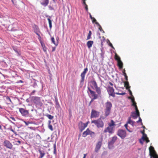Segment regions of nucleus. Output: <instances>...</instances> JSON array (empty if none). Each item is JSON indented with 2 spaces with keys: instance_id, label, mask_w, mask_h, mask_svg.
Returning <instances> with one entry per match:
<instances>
[{
  "instance_id": "29",
  "label": "nucleus",
  "mask_w": 158,
  "mask_h": 158,
  "mask_svg": "<svg viewBox=\"0 0 158 158\" xmlns=\"http://www.w3.org/2000/svg\"><path fill=\"white\" fill-rule=\"evenodd\" d=\"M111 123H109L108 125L110 126V127H114V126L115 125L114 124V122L112 120H111Z\"/></svg>"
},
{
  "instance_id": "48",
  "label": "nucleus",
  "mask_w": 158,
  "mask_h": 158,
  "mask_svg": "<svg viewBox=\"0 0 158 158\" xmlns=\"http://www.w3.org/2000/svg\"><path fill=\"white\" fill-rule=\"evenodd\" d=\"M99 26V30L100 31H102L103 32V33H104V31L103 30L101 26L99 25V26Z\"/></svg>"
},
{
  "instance_id": "59",
  "label": "nucleus",
  "mask_w": 158,
  "mask_h": 158,
  "mask_svg": "<svg viewBox=\"0 0 158 158\" xmlns=\"http://www.w3.org/2000/svg\"><path fill=\"white\" fill-rule=\"evenodd\" d=\"M17 142L19 143V144H16V145H19V144H20L21 143V141H19V140H18L17 141Z\"/></svg>"
},
{
  "instance_id": "5",
  "label": "nucleus",
  "mask_w": 158,
  "mask_h": 158,
  "mask_svg": "<svg viewBox=\"0 0 158 158\" xmlns=\"http://www.w3.org/2000/svg\"><path fill=\"white\" fill-rule=\"evenodd\" d=\"M117 139L116 136H114L111 138L109 142L108 146L109 149H112L114 148V144Z\"/></svg>"
},
{
  "instance_id": "35",
  "label": "nucleus",
  "mask_w": 158,
  "mask_h": 158,
  "mask_svg": "<svg viewBox=\"0 0 158 158\" xmlns=\"http://www.w3.org/2000/svg\"><path fill=\"white\" fill-rule=\"evenodd\" d=\"M92 84L94 86L95 89L98 87L97 84L95 81H94L92 82Z\"/></svg>"
},
{
  "instance_id": "38",
  "label": "nucleus",
  "mask_w": 158,
  "mask_h": 158,
  "mask_svg": "<svg viewBox=\"0 0 158 158\" xmlns=\"http://www.w3.org/2000/svg\"><path fill=\"white\" fill-rule=\"evenodd\" d=\"M46 115L49 119L50 120L54 118L53 116L48 114H47Z\"/></svg>"
},
{
  "instance_id": "4",
  "label": "nucleus",
  "mask_w": 158,
  "mask_h": 158,
  "mask_svg": "<svg viewBox=\"0 0 158 158\" xmlns=\"http://www.w3.org/2000/svg\"><path fill=\"white\" fill-rule=\"evenodd\" d=\"M87 92L89 95L90 94L91 96L93 97L91 100V102H92L94 100L97 99L98 97V95L96 94L95 92L92 90L89 87H88Z\"/></svg>"
},
{
  "instance_id": "26",
  "label": "nucleus",
  "mask_w": 158,
  "mask_h": 158,
  "mask_svg": "<svg viewBox=\"0 0 158 158\" xmlns=\"http://www.w3.org/2000/svg\"><path fill=\"white\" fill-rule=\"evenodd\" d=\"M96 92L98 94L100 95L101 94V88L99 87H98L95 89Z\"/></svg>"
},
{
  "instance_id": "13",
  "label": "nucleus",
  "mask_w": 158,
  "mask_h": 158,
  "mask_svg": "<svg viewBox=\"0 0 158 158\" xmlns=\"http://www.w3.org/2000/svg\"><path fill=\"white\" fill-rule=\"evenodd\" d=\"M114 127H110V126H109L105 129L104 132L105 133L108 132L110 133L113 134L114 132Z\"/></svg>"
},
{
  "instance_id": "17",
  "label": "nucleus",
  "mask_w": 158,
  "mask_h": 158,
  "mask_svg": "<svg viewBox=\"0 0 158 158\" xmlns=\"http://www.w3.org/2000/svg\"><path fill=\"white\" fill-rule=\"evenodd\" d=\"M98 112L95 110H92L91 113V118L96 117L98 116Z\"/></svg>"
},
{
  "instance_id": "11",
  "label": "nucleus",
  "mask_w": 158,
  "mask_h": 158,
  "mask_svg": "<svg viewBox=\"0 0 158 158\" xmlns=\"http://www.w3.org/2000/svg\"><path fill=\"white\" fill-rule=\"evenodd\" d=\"M3 145L6 148L11 149L13 147V145L8 140H5L3 142Z\"/></svg>"
},
{
  "instance_id": "33",
  "label": "nucleus",
  "mask_w": 158,
  "mask_h": 158,
  "mask_svg": "<svg viewBox=\"0 0 158 158\" xmlns=\"http://www.w3.org/2000/svg\"><path fill=\"white\" fill-rule=\"evenodd\" d=\"M92 20V22L93 23H95V24L97 25L98 26H99V24L97 22L96 19L94 17L91 19Z\"/></svg>"
},
{
  "instance_id": "32",
  "label": "nucleus",
  "mask_w": 158,
  "mask_h": 158,
  "mask_svg": "<svg viewBox=\"0 0 158 158\" xmlns=\"http://www.w3.org/2000/svg\"><path fill=\"white\" fill-rule=\"evenodd\" d=\"M34 80L35 81L33 82V84L32 85V86L34 88H36L38 86L37 85V84L36 83V81L35 79H34Z\"/></svg>"
},
{
  "instance_id": "58",
  "label": "nucleus",
  "mask_w": 158,
  "mask_h": 158,
  "mask_svg": "<svg viewBox=\"0 0 158 158\" xmlns=\"http://www.w3.org/2000/svg\"><path fill=\"white\" fill-rule=\"evenodd\" d=\"M10 118L12 120H13V121H15V118H14V117H10Z\"/></svg>"
},
{
  "instance_id": "34",
  "label": "nucleus",
  "mask_w": 158,
  "mask_h": 158,
  "mask_svg": "<svg viewBox=\"0 0 158 158\" xmlns=\"http://www.w3.org/2000/svg\"><path fill=\"white\" fill-rule=\"evenodd\" d=\"M91 34H92L91 31H89V33L88 34V35L87 37V39H86L87 40H89L91 38Z\"/></svg>"
},
{
  "instance_id": "44",
  "label": "nucleus",
  "mask_w": 158,
  "mask_h": 158,
  "mask_svg": "<svg viewBox=\"0 0 158 158\" xmlns=\"http://www.w3.org/2000/svg\"><path fill=\"white\" fill-rule=\"evenodd\" d=\"M48 9L49 10H54V9L51 6L49 5L48 6Z\"/></svg>"
},
{
  "instance_id": "22",
  "label": "nucleus",
  "mask_w": 158,
  "mask_h": 158,
  "mask_svg": "<svg viewBox=\"0 0 158 158\" xmlns=\"http://www.w3.org/2000/svg\"><path fill=\"white\" fill-rule=\"evenodd\" d=\"M46 17H49V18H48L47 19L48 21L50 28V29H51L52 27V21L50 18L51 17H50V16H48V15Z\"/></svg>"
},
{
  "instance_id": "14",
  "label": "nucleus",
  "mask_w": 158,
  "mask_h": 158,
  "mask_svg": "<svg viewBox=\"0 0 158 158\" xmlns=\"http://www.w3.org/2000/svg\"><path fill=\"white\" fill-rule=\"evenodd\" d=\"M102 144L101 141H99L96 144L95 148V152H97L99 150Z\"/></svg>"
},
{
  "instance_id": "41",
  "label": "nucleus",
  "mask_w": 158,
  "mask_h": 158,
  "mask_svg": "<svg viewBox=\"0 0 158 158\" xmlns=\"http://www.w3.org/2000/svg\"><path fill=\"white\" fill-rule=\"evenodd\" d=\"M128 124L127 123L126 124H125V125H124V127H125L126 128V129L129 132H131L132 131H130V130L128 129L127 128V127H128Z\"/></svg>"
},
{
  "instance_id": "6",
  "label": "nucleus",
  "mask_w": 158,
  "mask_h": 158,
  "mask_svg": "<svg viewBox=\"0 0 158 158\" xmlns=\"http://www.w3.org/2000/svg\"><path fill=\"white\" fill-rule=\"evenodd\" d=\"M88 122H87L85 123H83L82 122H79L78 124L79 128L81 132L83 131L87 127Z\"/></svg>"
},
{
  "instance_id": "49",
  "label": "nucleus",
  "mask_w": 158,
  "mask_h": 158,
  "mask_svg": "<svg viewBox=\"0 0 158 158\" xmlns=\"http://www.w3.org/2000/svg\"><path fill=\"white\" fill-rule=\"evenodd\" d=\"M123 75L125 77L126 80L127 81L128 80V77H127V75L126 74H123Z\"/></svg>"
},
{
  "instance_id": "61",
  "label": "nucleus",
  "mask_w": 158,
  "mask_h": 158,
  "mask_svg": "<svg viewBox=\"0 0 158 158\" xmlns=\"http://www.w3.org/2000/svg\"><path fill=\"white\" fill-rule=\"evenodd\" d=\"M125 94V93H120L119 95H124Z\"/></svg>"
},
{
  "instance_id": "28",
  "label": "nucleus",
  "mask_w": 158,
  "mask_h": 158,
  "mask_svg": "<svg viewBox=\"0 0 158 158\" xmlns=\"http://www.w3.org/2000/svg\"><path fill=\"white\" fill-rule=\"evenodd\" d=\"M55 101L56 102V107L58 108L60 107V105L57 98H55Z\"/></svg>"
},
{
  "instance_id": "57",
  "label": "nucleus",
  "mask_w": 158,
  "mask_h": 158,
  "mask_svg": "<svg viewBox=\"0 0 158 158\" xmlns=\"http://www.w3.org/2000/svg\"><path fill=\"white\" fill-rule=\"evenodd\" d=\"M55 49H56V48L55 47H53L52 48V52H54V51H55Z\"/></svg>"
},
{
  "instance_id": "60",
  "label": "nucleus",
  "mask_w": 158,
  "mask_h": 158,
  "mask_svg": "<svg viewBox=\"0 0 158 158\" xmlns=\"http://www.w3.org/2000/svg\"><path fill=\"white\" fill-rule=\"evenodd\" d=\"M123 75L124 74H126L125 73V69H124V70L123 71Z\"/></svg>"
},
{
  "instance_id": "39",
  "label": "nucleus",
  "mask_w": 158,
  "mask_h": 158,
  "mask_svg": "<svg viewBox=\"0 0 158 158\" xmlns=\"http://www.w3.org/2000/svg\"><path fill=\"white\" fill-rule=\"evenodd\" d=\"M51 41L56 46H57L58 45L57 43H56L55 41V39L54 37H52L51 38Z\"/></svg>"
},
{
  "instance_id": "54",
  "label": "nucleus",
  "mask_w": 158,
  "mask_h": 158,
  "mask_svg": "<svg viewBox=\"0 0 158 158\" xmlns=\"http://www.w3.org/2000/svg\"><path fill=\"white\" fill-rule=\"evenodd\" d=\"M36 91L35 90H33L32 92L31 93V95H33L35 92Z\"/></svg>"
},
{
  "instance_id": "1",
  "label": "nucleus",
  "mask_w": 158,
  "mask_h": 158,
  "mask_svg": "<svg viewBox=\"0 0 158 158\" xmlns=\"http://www.w3.org/2000/svg\"><path fill=\"white\" fill-rule=\"evenodd\" d=\"M106 109L105 110V115L107 117L109 115L112 107V104L110 102H107L105 104Z\"/></svg>"
},
{
  "instance_id": "31",
  "label": "nucleus",
  "mask_w": 158,
  "mask_h": 158,
  "mask_svg": "<svg viewBox=\"0 0 158 158\" xmlns=\"http://www.w3.org/2000/svg\"><path fill=\"white\" fill-rule=\"evenodd\" d=\"M56 142L53 145V148H54V151H53V153L55 156H56Z\"/></svg>"
},
{
  "instance_id": "21",
  "label": "nucleus",
  "mask_w": 158,
  "mask_h": 158,
  "mask_svg": "<svg viewBox=\"0 0 158 158\" xmlns=\"http://www.w3.org/2000/svg\"><path fill=\"white\" fill-rule=\"evenodd\" d=\"M94 43L93 41H89L87 43V45L89 48H90Z\"/></svg>"
},
{
  "instance_id": "12",
  "label": "nucleus",
  "mask_w": 158,
  "mask_h": 158,
  "mask_svg": "<svg viewBox=\"0 0 158 158\" xmlns=\"http://www.w3.org/2000/svg\"><path fill=\"white\" fill-rule=\"evenodd\" d=\"M88 70V68H86L84 69V71L81 73V80L80 82L81 83H83L85 79V75L86 73L87 72Z\"/></svg>"
},
{
  "instance_id": "18",
  "label": "nucleus",
  "mask_w": 158,
  "mask_h": 158,
  "mask_svg": "<svg viewBox=\"0 0 158 158\" xmlns=\"http://www.w3.org/2000/svg\"><path fill=\"white\" fill-rule=\"evenodd\" d=\"M38 151L40 154V156L38 158H42L45 155V153L44 151L40 149H39Z\"/></svg>"
},
{
  "instance_id": "8",
  "label": "nucleus",
  "mask_w": 158,
  "mask_h": 158,
  "mask_svg": "<svg viewBox=\"0 0 158 158\" xmlns=\"http://www.w3.org/2000/svg\"><path fill=\"white\" fill-rule=\"evenodd\" d=\"M18 24L17 23H14L12 24L9 26L8 30L14 31L18 30Z\"/></svg>"
},
{
  "instance_id": "51",
  "label": "nucleus",
  "mask_w": 158,
  "mask_h": 158,
  "mask_svg": "<svg viewBox=\"0 0 158 158\" xmlns=\"http://www.w3.org/2000/svg\"><path fill=\"white\" fill-rule=\"evenodd\" d=\"M85 9L87 11H88V6L87 5H86V6H85Z\"/></svg>"
},
{
  "instance_id": "23",
  "label": "nucleus",
  "mask_w": 158,
  "mask_h": 158,
  "mask_svg": "<svg viewBox=\"0 0 158 158\" xmlns=\"http://www.w3.org/2000/svg\"><path fill=\"white\" fill-rule=\"evenodd\" d=\"M118 66L120 69H122L123 67V63L121 61V60H119L118 61Z\"/></svg>"
},
{
  "instance_id": "9",
  "label": "nucleus",
  "mask_w": 158,
  "mask_h": 158,
  "mask_svg": "<svg viewBox=\"0 0 158 158\" xmlns=\"http://www.w3.org/2000/svg\"><path fill=\"white\" fill-rule=\"evenodd\" d=\"M19 112L23 116L26 117L28 116V110L22 108H19Z\"/></svg>"
},
{
  "instance_id": "30",
  "label": "nucleus",
  "mask_w": 158,
  "mask_h": 158,
  "mask_svg": "<svg viewBox=\"0 0 158 158\" xmlns=\"http://www.w3.org/2000/svg\"><path fill=\"white\" fill-rule=\"evenodd\" d=\"M89 135H90L92 138H94L95 136V133L94 132H92L89 130Z\"/></svg>"
},
{
  "instance_id": "42",
  "label": "nucleus",
  "mask_w": 158,
  "mask_h": 158,
  "mask_svg": "<svg viewBox=\"0 0 158 158\" xmlns=\"http://www.w3.org/2000/svg\"><path fill=\"white\" fill-rule=\"evenodd\" d=\"M48 128L51 131H53V129L52 126L51 124H48Z\"/></svg>"
},
{
  "instance_id": "47",
  "label": "nucleus",
  "mask_w": 158,
  "mask_h": 158,
  "mask_svg": "<svg viewBox=\"0 0 158 158\" xmlns=\"http://www.w3.org/2000/svg\"><path fill=\"white\" fill-rule=\"evenodd\" d=\"M139 117V120L137 121V123H139V122H141V125H143V123H142L141 122H142V119H141L140 117Z\"/></svg>"
},
{
  "instance_id": "63",
  "label": "nucleus",
  "mask_w": 158,
  "mask_h": 158,
  "mask_svg": "<svg viewBox=\"0 0 158 158\" xmlns=\"http://www.w3.org/2000/svg\"><path fill=\"white\" fill-rule=\"evenodd\" d=\"M86 154H84V156L83 158H85Z\"/></svg>"
},
{
  "instance_id": "56",
  "label": "nucleus",
  "mask_w": 158,
  "mask_h": 158,
  "mask_svg": "<svg viewBox=\"0 0 158 158\" xmlns=\"http://www.w3.org/2000/svg\"><path fill=\"white\" fill-rule=\"evenodd\" d=\"M144 132H145V131L144 130H143V131H141V133L143 135L145 134Z\"/></svg>"
},
{
  "instance_id": "15",
  "label": "nucleus",
  "mask_w": 158,
  "mask_h": 158,
  "mask_svg": "<svg viewBox=\"0 0 158 158\" xmlns=\"http://www.w3.org/2000/svg\"><path fill=\"white\" fill-rule=\"evenodd\" d=\"M49 2V0H41L40 1L41 4L45 7L48 6Z\"/></svg>"
},
{
  "instance_id": "7",
  "label": "nucleus",
  "mask_w": 158,
  "mask_h": 158,
  "mask_svg": "<svg viewBox=\"0 0 158 158\" xmlns=\"http://www.w3.org/2000/svg\"><path fill=\"white\" fill-rule=\"evenodd\" d=\"M117 135L122 139H124L126 136V133L125 130L120 129L118 131Z\"/></svg>"
},
{
  "instance_id": "45",
  "label": "nucleus",
  "mask_w": 158,
  "mask_h": 158,
  "mask_svg": "<svg viewBox=\"0 0 158 158\" xmlns=\"http://www.w3.org/2000/svg\"><path fill=\"white\" fill-rule=\"evenodd\" d=\"M6 99L7 100L9 101L10 102H12L11 101L9 97L7 96L6 98Z\"/></svg>"
},
{
  "instance_id": "64",
  "label": "nucleus",
  "mask_w": 158,
  "mask_h": 158,
  "mask_svg": "<svg viewBox=\"0 0 158 158\" xmlns=\"http://www.w3.org/2000/svg\"><path fill=\"white\" fill-rule=\"evenodd\" d=\"M109 84L110 85H111V86H112L113 85V84L111 82H109Z\"/></svg>"
},
{
  "instance_id": "3",
  "label": "nucleus",
  "mask_w": 158,
  "mask_h": 158,
  "mask_svg": "<svg viewBox=\"0 0 158 158\" xmlns=\"http://www.w3.org/2000/svg\"><path fill=\"white\" fill-rule=\"evenodd\" d=\"M31 99L33 102L37 106H41L43 105L42 103L41 102L40 98L37 97L32 96L31 97Z\"/></svg>"
},
{
  "instance_id": "24",
  "label": "nucleus",
  "mask_w": 158,
  "mask_h": 158,
  "mask_svg": "<svg viewBox=\"0 0 158 158\" xmlns=\"http://www.w3.org/2000/svg\"><path fill=\"white\" fill-rule=\"evenodd\" d=\"M132 106H134L135 107V112H139V110L138 109L136 105V103L134 101V102H132Z\"/></svg>"
},
{
  "instance_id": "52",
  "label": "nucleus",
  "mask_w": 158,
  "mask_h": 158,
  "mask_svg": "<svg viewBox=\"0 0 158 158\" xmlns=\"http://www.w3.org/2000/svg\"><path fill=\"white\" fill-rule=\"evenodd\" d=\"M82 1H83V5H84L85 6H86V5H87L86 4V3H85V0H82Z\"/></svg>"
},
{
  "instance_id": "53",
  "label": "nucleus",
  "mask_w": 158,
  "mask_h": 158,
  "mask_svg": "<svg viewBox=\"0 0 158 158\" xmlns=\"http://www.w3.org/2000/svg\"><path fill=\"white\" fill-rule=\"evenodd\" d=\"M10 131L13 132L14 134H15L16 133V132L12 128H11L10 129Z\"/></svg>"
},
{
  "instance_id": "27",
  "label": "nucleus",
  "mask_w": 158,
  "mask_h": 158,
  "mask_svg": "<svg viewBox=\"0 0 158 158\" xmlns=\"http://www.w3.org/2000/svg\"><path fill=\"white\" fill-rule=\"evenodd\" d=\"M134 121H132L131 120V117H129L128 118V120L127 123V124H130L131 125H133L134 123Z\"/></svg>"
},
{
  "instance_id": "10",
  "label": "nucleus",
  "mask_w": 158,
  "mask_h": 158,
  "mask_svg": "<svg viewBox=\"0 0 158 158\" xmlns=\"http://www.w3.org/2000/svg\"><path fill=\"white\" fill-rule=\"evenodd\" d=\"M107 91L110 96H112L113 97H115V93L114 92V89L112 87L108 86Z\"/></svg>"
},
{
  "instance_id": "19",
  "label": "nucleus",
  "mask_w": 158,
  "mask_h": 158,
  "mask_svg": "<svg viewBox=\"0 0 158 158\" xmlns=\"http://www.w3.org/2000/svg\"><path fill=\"white\" fill-rule=\"evenodd\" d=\"M128 91L129 92V93L130 95L131 96L132 98H131V97H129L128 98L129 99H130L131 100V102H134L135 101V98L132 95V92L130 89H129Z\"/></svg>"
},
{
  "instance_id": "40",
  "label": "nucleus",
  "mask_w": 158,
  "mask_h": 158,
  "mask_svg": "<svg viewBox=\"0 0 158 158\" xmlns=\"http://www.w3.org/2000/svg\"><path fill=\"white\" fill-rule=\"evenodd\" d=\"M124 84L125 86H127V87L126 88L127 89L128 88H130V86H129V84L128 81L124 82Z\"/></svg>"
},
{
  "instance_id": "20",
  "label": "nucleus",
  "mask_w": 158,
  "mask_h": 158,
  "mask_svg": "<svg viewBox=\"0 0 158 158\" xmlns=\"http://www.w3.org/2000/svg\"><path fill=\"white\" fill-rule=\"evenodd\" d=\"M89 130H90L88 128L86 130L83 132L82 134V136L85 137H86L87 135H89Z\"/></svg>"
},
{
  "instance_id": "36",
  "label": "nucleus",
  "mask_w": 158,
  "mask_h": 158,
  "mask_svg": "<svg viewBox=\"0 0 158 158\" xmlns=\"http://www.w3.org/2000/svg\"><path fill=\"white\" fill-rule=\"evenodd\" d=\"M92 84L94 86L95 89L98 87L97 84L95 81H94L92 82Z\"/></svg>"
},
{
  "instance_id": "55",
  "label": "nucleus",
  "mask_w": 158,
  "mask_h": 158,
  "mask_svg": "<svg viewBox=\"0 0 158 158\" xmlns=\"http://www.w3.org/2000/svg\"><path fill=\"white\" fill-rule=\"evenodd\" d=\"M89 17H90V18L91 19H93V18L94 17H92L91 14L90 13H89Z\"/></svg>"
},
{
  "instance_id": "62",
  "label": "nucleus",
  "mask_w": 158,
  "mask_h": 158,
  "mask_svg": "<svg viewBox=\"0 0 158 158\" xmlns=\"http://www.w3.org/2000/svg\"><path fill=\"white\" fill-rule=\"evenodd\" d=\"M24 122H25V123L27 125H28V124H29V123H28V122H25V121H24Z\"/></svg>"
},
{
  "instance_id": "43",
  "label": "nucleus",
  "mask_w": 158,
  "mask_h": 158,
  "mask_svg": "<svg viewBox=\"0 0 158 158\" xmlns=\"http://www.w3.org/2000/svg\"><path fill=\"white\" fill-rule=\"evenodd\" d=\"M108 41L109 42V44H108L112 48L114 49V48L112 44L110 42V41L109 40H108Z\"/></svg>"
},
{
  "instance_id": "50",
  "label": "nucleus",
  "mask_w": 158,
  "mask_h": 158,
  "mask_svg": "<svg viewBox=\"0 0 158 158\" xmlns=\"http://www.w3.org/2000/svg\"><path fill=\"white\" fill-rule=\"evenodd\" d=\"M14 50L19 56L20 55V53L17 50L14 49Z\"/></svg>"
},
{
  "instance_id": "37",
  "label": "nucleus",
  "mask_w": 158,
  "mask_h": 158,
  "mask_svg": "<svg viewBox=\"0 0 158 158\" xmlns=\"http://www.w3.org/2000/svg\"><path fill=\"white\" fill-rule=\"evenodd\" d=\"M145 138L148 139V138L147 137V135L145 133L143 135V136L142 138V139L143 141L145 140Z\"/></svg>"
},
{
  "instance_id": "2",
  "label": "nucleus",
  "mask_w": 158,
  "mask_h": 158,
  "mask_svg": "<svg viewBox=\"0 0 158 158\" xmlns=\"http://www.w3.org/2000/svg\"><path fill=\"white\" fill-rule=\"evenodd\" d=\"M91 123H94L99 128L104 127V124L102 119L100 118L96 120H92Z\"/></svg>"
},
{
  "instance_id": "46",
  "label": "nucleus",
  "mask_w": 158,
  "mask_h": 158,
  "mask_svg": "<svg viewBox=\"0 0 158 158\" xmlns=\"http://www.w3.org/2000/svg\"><path fill=\"white\" fill-rule=\"evenodd\" d=\"M115 59L117 60L118 61L119 60H121L120 57L118 56H115Z\"/></svg>"
},
{
  "instance_id": "25",
  "label": "nucleus",
  "mask_w": 158,
  "mask_h": 158,
  "mask_svg": "<svg viewBox=\"0 0 158 158\" xmlns=\"http://www.w3.org/2000/svg\"><path fill=\"white\" fill-rule=\"evenodd\" d=\"M103 48H102L101 49V53H100L101 57L102 60H103V58L104 57V55L105 53V52L103 50Z\"/></svg>"
},
{
  "instance_id": "16",
  "label": "nucleus",
  "mask_w": 158,
  "mask_h": 158,
  "mask_svg": "<svg viewBox=\"0 0 158 158\" xmlns=\"http://www.w3.org/2000/svg\"><path fill=\"white\" fill-rule=\"evenodd\" d=\"M131 116L134 119H136L138 117H139V113L132 112H131Z\"/></svg>"
}]
</instances>
